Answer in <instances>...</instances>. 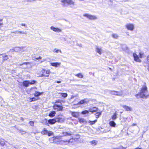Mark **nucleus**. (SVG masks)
<instances>
[{
  "label": "nucleus",
  "instance_id": "1",
  "mask_svg": "<svg viewBox=\"0 0 149 149\" xmlns=\"http://www.w3.org/2000/svg\"><path fill=\"white\" fill-rule=\"evenodd\" d=\"M149 95L147 86L146 84L144 83L142 86L140 91L139 93L136 94V96L137 98H144L147 97Z\"/></svg>",
  "mask_w": 149,
  "mask_h": 149
},
{
  "label": "nucleus",
  "instance_id": "2",
  "mask_svg": "<svg viewBox=\"0 0 149 149\" xmlns=\"http://www.w3.org/2000/svg\"><path fill=\"white\" fill-rule=\"evenodd\" d=\"M61 4L63 7H66L69 5H74V2L72 0H61Z\"/></svg>",
  "mask_w": 149,
  "mask_h": 149
},
{
  "label": "nucleus",
  "instance_id": "3",
  "mask_svg": "<svg viewBox=\"0 0 149 149\" xmlns=\"http://www.w3.org/2000/svg\"><path fill=\"white\" fill-rule=\"evenodd\" d=\"M125 27L127 30L131 31L134 30L135 27L134 24L130 23L126 24Z\"/></svg>",
  "mask_w": 149,
  "mask_h": 149
},
{
  "label": "nucleus",
  "instance_id": "4",
  "mask_svg": "<svg viewBox=\"0 0 149 149\" xmlns=\"http://www.w3.org/2000/svg\"><path fill=\"white\" fill-rule=\"evenodd\" d=\"M36 82V81L32 80L31 81H25L23 82V85L25 87L28 86L30 84H33Z\"/></svg>",
  "mask_w": 149,
  "mask_h": 149
},
{
  "label": "nucleus",
  "instance_id": "5",
  "mask_svg": "<svg viewBox=\"0 0 149 149\" xmlns=\"http://www.w3.org/2000/svg\"><path fill=\"white\" fill-rule=\"evenodd\" d=\"M83 16L91 20H95L97 19V17L95 16L88 14H84L83 15Z\"/></svg>",
  "mask_w": 149,
  "mask_h": 149
},
{
  "label": "nucleus",
  "instance_id": "6",
  "mask_svg": "<svg viewBox=\"0 0 149 149\" xmlns=\"http://www.w3.org/2000/svg\"><path fill=\"white\" fill-rule=\"evenodd\" d=\"M65 119V116L62 115H59L56 118L57 122L60 123L63 122L64 121Z\"/></svg>",
  "mask_w": 149,
  "mask_h": 149
},
{
  "label": "nucleus",
  "instance_id": "7",
  "mask_svg": "<svg viewBox=\"0 0 149 149\" xmlns=\"http://www.w3.org/2000/svg\"><path fill=\"white\" fill-rule=\"evenodd\" d=\"M53 108L55 110L57 111H61L63 109V107L62 106L55 104L53 106Z\"/></svg>",
  "mask_w": 149,
  "mask_h": 149
},
{
  "label": "nucleus",
  "instance_id": "8",
  "mask_svg": "<svg viewBox=\"0 0 149 149\" xmlns=\"http://www.w3.org/2000/svg\"><path fill=\"white\" fill-rule=\"evenodd\" d=\"M50 28L51 30L56 33H60L62 32V29H61L56 28L53 26H51Z\"/></svg>",
  "mask_w": 149,
  "mask_h": 149
},
{
  "label": "nucleus",
  "instance_id": "9",
  "mask_svg": "<svg viewBox=\"0 0 149 149\" xmlns=\"http://www.w3.org/2000/svg\"><path fill=\"white\" fill-rule=\"evenodd\" d=\"M95 52L100 55L102 53V50L101 47L96 46L95 48Z\"/></svg>",
  "mask_w": 149,
  "mask_h": 149
},
{
  "label": "nucleus",
  "instance_id": "10",
  "mask_svg": "<svg viewBox=\"0 0 149 149\" xmlns=\"http://www.w3.org/2000/svg\"><path fill=\"white\" fill-rule=\"evenodd\" d=\"M111 94L116 95H121L123 94L122 91H111Z\"/></svg>",
  "mask_w": 149,
  "mask_h": 149
},
{
  "label": "nucleus",
  "instance_id": "11",
  "mask_svg": "<svg viewBox=\"0 0 149 149\" xmlns=\"http://www.w3.org/2000/svg\"><path fill=\"white\" fill-rule=\"evenodd\" d=\"M133 56L134 61L139 62H141V60L139 58L138 56L136 53L133 54Z\"/></svg>",
  "mask_w": 149,
  "mask_h": 149
},
{
  "label": "nucleus",
  "instance_id": "12",
  "mask_svg": "<svg viewBox=\"0 0 149 149\" xmlns=\"http://www.w3.org/2000/svg\"><path fill=\"white\" fill-rule=\"evenodd\" d=\"M122 107L126 111H131L132 110V108L131 107H129L125 105H122Z\"/></svg>",
  "mask_w": 149,
  "mask_h": 149
},
{
  "label": "nucleus",
  "instance_id": "13",
  "mask_svg": "<svg viewBox=\"0 0 149 149\" xmlns=\"http://www.w3.org/2000/svg\"><path fill=\"white\" fill-rule=\"evenodd\" d=\"M89 102L88 100L87 99H85L84 100H81L77 104H83L84 103L87 104Z\"/></svg>",
  "mask_w": 149,
  "mask_h": 149
},
{
  "label": "nucleus",
  "instance_id": "14",
  "mask_svg": "<svg viewBox=\"0 0 149 149\" xmlns=\"http://www.w3.org/2000/svg\"><path fill=\"white\" fill-rule=\"evenodd\" d=\"M22 65L25 66V68H30L31 67L30 63L29 62H25L20 65Z\"/></svg>",
  "mask_w": 149,
  "mask_h": 149
},
{
  "label": "nucleus",
  "instance_id": "15",
  "mask_svg": "<svg viewBox=\"0 0 149 149\" xmlns=\"http://www.w3.org/2000/svg\"><path fill=\"white\" fill-rule=\"evenodd\" d=\"M50 64L53 66L57 67L61 65V63L58 62L51 63Z\"/></svg>",
  "mask_w": 149,
  "mask_h": 149
},
{
  "label": "nucleus",
  "instance_id": "16",
  "mask_svg": "<svg viewBox=\"0 0 149 149\" xmlns=\"http://www.w3.org/2000/svg\"><path fill=\"white\" fill-rule=\"evenodd\" d=\"M56 122H57L56 118L55 119H50L48 121V123H49L50 124H54Z\"/></svg>",
  "mask_w": 149,
  "mask_h": 149
},
{
  "label": "nucleus",
  "instance_id": "17",
  "mask_svg": "<svg viewBox=\"0 0 149 149\" xmlns=\"http://www.w3.org/2000/svg\"><path fill=\"white\" fill-rule=\"evenodd\" d=\"M62 137L63 136L62 135H58L55 136V142H57L59 141Z\"/></svg>",
  "mask_w": 149,
  "mask_h": 149
},
{
  "label": "nucleus",
  "instance_id": "18",
  "mask_svg": "<svg viewBox=\"0 0 149 149\" xmlns=\"http://www.w3.org/2000/svg\"><path fill=\"white\" fill-rule=\"evenodd\" d=\"M97 109L98 108H97L95 107L91 108L89 109V111L93 113L97 111Z\"/></svg>",
  "mask_w": 149,
  "mask_h": 149
},
{
  "label": "nucleus",
  "instance_id": "19",
  "mask_svg": "<svg viewBox=\"0 0 149 149\" xmlns=\"http://www.w3.org/2000/svg\"><path fill=\"white\" fill-rule=\"evenodd\" d=\"M78 120L79 123H87L85 119L83 118H79Z\"/></svg>",
  "mask_w": 149,
  "mask_h": 149
},
{
  "label": "nucleus",
  "instance_id": "20",
  "mask_svg": "<svg viewBox=\"0 0 149 149\" xmlns=\"http://www.w3.org/2000/svg\"><path fill=\"white\" fill-rule=\"evenodd\" d=\"M71 114L72 116L76 118L77 117L79 116V113L78 112H72Z\"/></svg>",
  "mask_w": 149,
  "mask_h": 149
},
{
  "label": "nucleus",
  "instance_id": "21",
  "mask_svg": "<svg viewBox=\"0 0 149 149\" xmlns=\"http://www.w3.org/2000/svg\"><path fill=\"white\" fill-rule=\"evenodd\" d=\"M109 124L110 126L113 127H115L116 125L115 123L113 121H110Z\"/></svg>",
  "mask_w": 149,
  "mask_h": 149
},
{
  "label": "nucleus",
  "instance_id": "22",
  "mask_svg": "<svg viewBox=\"0 0 149 149\" xmlns=\"http://www.w3.org/2000/svg\"><path fill=\"white\" fill-rule=\"evenodd\" d=\"M56 114V112L55 111H52L50 112L49 114V116L50 117H54Z\"/></svg>",
  "mask_w": 149,
  "mask_h": 149
},
{
  "label": "nucleus",
  "instance_id": "23",
  "mask_svg": "<svg viewBox=\"0 0 149 149\" xmlns=\"http://www.w3.org/2000/svg\"><path fill=\"white\" fill-rule=\"evenodd\" d=\"M48 130L46 128H44L43 130L41 132V133L43 135L47 134Z\"/></svg>",
  "mask_w": 149,
  "mask_h": 149
},
{
  "label": "nucleus",
  "instance_id": "24",
  "mask_svg": "<svg viewBox=\"0 0 149 149\" xmlns=\"http://www.w3.org/2000/svg\"><path fill=\"white\" fill-rule=\"evenodd\" d=\"M117 114L115 112L111 116V119L113 120H115L117 118Z\"/></svg>",
  "mask_w": 149,
  "mask_h": 149
},
{
  "label": "nucleus",
  "instance_id": "25",
  "mask_svg": "<svg viewBox=\"0 0 149 149\" xmlns=\"http://www.w3.org/2000/svg\"><path fill=\"white\" fill-rule=\"evenodd\" d=\"M49 141L51 143H54V142L56 143V142H55V136H54L53 137H52L50 138L49 139Z\"/></svg>",
  "mask_w": 149,
  "mask_h": 149
},
{
  "label": "nucleus",
  "instance_id": "26",
  "mask_svg": "<svg viewBox=\"0 0 149 149\" xmlns=\"http://www.w3.org/2000/svg\"><path fill=\"white\" fill-rule=\"evenodd\" d=\"M43 93L42 92H39L37 91H36L34 93V95L35 97H38Z\"/></svg>",
  "mask_w": 149,
  "mask_h": 149
},
{
  "label": "nucleus",
  "instance_id": "27",
  "mask_svg": "<svg viewBox=\"0 0 149 149\" xmlns=\"http://www.w3.org/2000/svg\"><path fill=\"white\" fill-rule=\"evenodd\" d=\"M53 52L54 53H58L59 52L62 53V52L60 49H57L56 48L54 49L53 50Z\"/></svg>",
  "mask_w": 149,
  "mask_h": 149
},
{
  "label": "nucleus",
  "instance_id": "28",
  "mask_svg": "<svg viewBox=\"0 0 149 149\" xmlns=\"http://www.w3.org/2000/svg\"><path fill=\"white\" fill-rule=\"evenodd\" d=\"M62 133L63 134V135H62L63 136H69L71 135L72 134L71 132H63Z\"/></svg>",
  "mask_w": 149,
  "mask_h": 149
},
{
  "label": "nucleus",
  "instance_id": "29",
  "mask_svg": "<svg viewBox=\"0 0 149 149\" xmlns=\"http://www.w3.org/2000/svg\"><path fill=\"white\" fill-rule=\"evenodd\" d=\"M75 76L79 78H83V75L81 73H79L77 74H75Z\"/></svg>",
  "mask_w": 149,
  "mask_h": 149
},
{
  "label": "nucleus",
  "instance_id": "30",
  "mask_svg": "<svg viewBox=\"0 0 149 149\" xmlns=\"http://www.w3.org/2000/svg\"><path fill=\"white\" fill-rule=\"evenodd\" d=\"M0 144L2 146H4L5 144V143L4 139H0Z\"/></svg>",
  "mask_w": 149,
  "mask_h": 149
},
{
  "label": "nucleus",
  "instance_id": "31",
  "mask_svg": "<svg viewBox=\"0 0 149 149\" xmlns=\"http://www.w3.org/2000/svg\"><path fill=\"white\" fill-rule=\"evenodd\" d=\"M47 135L49 136H51L52 135H53L54 134V133L52 131H48V132H47Z\"/></svg>",
  "mask_w": 149,
  "mask_h": 149
},
{
  "label": "nucleus",
  "instance_id": "32",
  "mask_svg": "<svg viewBox=\"0 0 149 149\" xmlns=\"http://www.w3.org/2000/svg\"><path fill=\"white\" fill-rule=\"evenodd\" d=\"M102 113V111L97 112L95 114L96 118H98L99 117V116L101 115Z\"/></svg>",
  "mask_w": 149,
  "mask_h": 149
},
{
  "label": "nucleus",
  "instance_id": "33",
  "mask_svg": "<svg viewBox=\"0 0 149 149\" xmlns=\"http://www.w3.org/2000/svg\"><path fill=\"white\" fill-rule=\"evenodd\" d=\"M97 121V120H95L93 121H91L90 120H89L88 121V122L89 123H91L90 124L91 125H93Z\"/></svg>",
  "mask_w": 149,
  "mask_h": 149
},
{
  "label": "nucleus",
  "instance_id": "34",
  "mask_svg": "<svg viewBox=\"0 0 149 149\" xmlns=\"http://www.w3.org/2000/svg\"><path fill=\"white\" fill-rule=\"evenodd\" d=\"M42 123L43 124H45L47 125L48 124V122L47 121V120L46 119H44L42 120Z\"/></svg>",
  "mask_w": 149,
  "mask_h": 149
},
{
  "label": "nucleus",
  "instance_id": "35",
  "mask_svg": "<svg viewBox=\"0 0 149 149\" xmlns=\"http://www.w3.org/2000/svg\"><path fill=\"white\" fill-rule=\"evenodd\" d=\"M90 143H91V144L93 146H95L97 144V142L95 141H92L90 142Z\"/></svg>",
  "mask_w": 149,
  "mask_h": 149
},
{
  "label": "nucleus",
  "instance_id": "36",
  "mask_svg": "<svg viewBox=\"0 0 149 149\" xmlns=\"http://www.w3.org/2000/svg\"><path fill=\"white\" fill-rule=\"evenodd\" d=\"M61 94L62 95V96L64 98L66 97L68 95L66 93H61Z\"/></svg>",
  "mask_w": 149,
  "mask_h": 149
},
{
  "label": "nucleus",
  "instance_id": "37",
  "mask_svg": "<svg viewBox=\"0 0 149 149\" xmlns=\"http://www.w3.org/2000/svg\"><path fill=\"white\" fill-rule=\"evenodd\" d=\"M112 36L114 38H117L118 37V36L117 34L114 33L112 34Z\"/></svg>",
  "mask_w": 149,
  "mask_h": 149
},
{
  "label": "nucleus",
  "instance_id": "38",
  "mask_svg": "<svg viewBox=\"0 0 149 149\" xmlns=\"http://www.w3.org/2000/svg\"><path fill=\"white\" fill-rule=\"evenodd\" d=\"M29 101L30 102H32L33 101H34L36 100V98L34 97H33V98H30V97L29 98Z\"/></svg>",
  "mask_w": 149,
  "mask_h": 149
},
{
  "label": "nucleus",
  "instance_id": "39",
  "mask_svg": "<svg viewBox=\"0 0 149 149\" xmlns=\"http://www.w3.org/2000/svg\"><path fill=\"white\" fill-rule=\"evenodd\" d=\"M88 111H88L87 110H85V111H82V112L81 113L83 114H86L88 113Z\"/></svg>",
  "mask_w": 149,
  "mask_h": 149
},
{
  "label": "nucleus",
  "instance_id": "40",
  "mask_svg": "<svg viewBox=\"0 0 149 149\" xmlns=\"http://www.w3.org/2000/svg\"><path fill=\"white\" fill-rule=\"evenodd\" d=\"M8 59V56H7L6 57H4L3 58V61H4L6 60H7Z\"/></svg>",
  "mask_w": 149,
  "mask_h": 149
},
{
  "label": "nucleus",
  "instance_id": "41",
  "mask_svg": "<svg viewBox=\"0 0 149 149\" xmlns=\"http://www.w3.org/2000/svg\"><path fill=\"white\" fill-rule=\"evenodd\" d=\"M29 123L31 126H33L34 125V122L33 121H30L29 122Z\"/></svg>",
  "mask_w": 149,
  "mask_h": 149
},
{
  "label": "nucleus",
  "instance_id": "42",
  "mask_svg": "<svg viewBox=\"0 0 149 149\" xmlns=\"http://www.w3.org/2000/svg\"><path fill=\"white\" fill-rule=\"evenodd\" d=\"M61 39L63 42H65L66 41V39L64 37H62Z\"/></svg>",
  "mask_w": 149,
  "mask_h": 149
},
{
  "label": "nucleus",
  "instance_id": "43",
  "mask_svg": "<svg viewBox=\"0 0 149 149\" xmlns=\"http://www.w3.org/2000/svg\"><path fill=\"white\" fill-rule=\"evenodd\" d=\"M50 72V70H47L46 71V73L49 74Z\"/></svg>",
  "mask_w": 149,
  "mask_h": 149
},
{
  "label": "nucleus",
  "instance_id": "44",
  "mask_svg": "<svg viewBox=\"0 0 149 149\" xmlns=\"http://www.w3.org/2000/svg\"><path fill=\"white\" fill-rule=\"evenodd\" d=\"M21 25L22 26H25L26 27H27V26H26V24H25L22 23V24H21Z\"/></svg>",
  "mask_w": 149,
  "mask_h": 149
},
{
  "label": "nucleus",
  "instance_id": "45",
  "mask_svg": "<svg viewBox=\"0 0 149 149\" xmlns=\"http://www.w3.org/2000/svg\"><path fill=\"white\" fill-rule=\"evenodd\" d=\"M139 57L140 58H141L142 57L143 54L142 53H139Z\"/></svg>",
  "mask_w": 149,
  "mask_h": 149
},
{
  "label": "nucleus",
  "instance_id": "46",
  "mask_svg": "<svg viewBox=\"0 0 149 149\" xmlns=\"http://www.w3.org/2000/svg\"><path fill=\"white\" fill-rule=\"evenodd\" d=\"M17 32L19 33H23V34H25V33L24 32H22V31H17Z\"/></svg>",
  "mask_w": 149,
  "mask_h": 149
},
{
  "label": "nucleus",
  "instance_id": "47",
  "mask_svg": "<svg viewBox=\"0 0 149 149\" xmlns=\"http://www.w3.org/2000/svg\"><path fill=\"white\" fill-rule=\"evenodd\" d=\"M1 55L3 57V58L7 56V55H6L5 54H1Z\"/></svg>",
  "mask_w": 149,
  "mask_h": 149
},
{
  "label": "nucleus",
  "instance_id": "48",
  "mask_svg": "<svg viewBox=\"0 0 149 149\" xmlns=\"http://www.w3.org/2000/svg\"><path fill=\"white\" fill-rule=\"evenodd\" d=\"M147 61L149 63V56H148L147 57Z\"/></svg>",
  "mask_w": 149,
  "mask_h": 149
},
{
  "label": "nucleus",
  "instance_id": "49",
  "mask_svg": "<svg viewBox=\"0 0 149 149\" xmlns=\"http://www.w3.org/2000/svg\"><path fill=\"white\" fill-rule=\"evenodd\" d=\"M42 58V57L41 56H39V57L38 58H36V59L37 60H39V59H41Z\"/></svg>",
  "mask_w": 149,
  "mask_h": 149
},
{
  "label": "nucleus",
  "instance_id": "50",
  "mask_svg": "<svg viewBox=\"0 0 149 149\" xmlns=\"http://www.w3.org/2000/svg\"><path fill=\"white\" fill-rule=\"evenodd\" d=\"M45 70H44V69H43V70H42V73H44L45 72Z\"/></svg>",
  "mask_w": 149,
  "mask_h": 149
},
{
  "label": "nucleus",
  "instance_id": "51",
  "mask_svg": "<svg viewBox=\"0 0 149 149\" xmlns=\"http://www.w3.org/2000/svg\"><path fill=\"white\" fill-rule=\"evenodd\" d=\"M56 82L57 83H60L61 82V81H57Z\"/></svg>",
  "mask_w": 149,
  "mask_h": 149
},
{
  "label": "nucleus",
  "instance_id": "52",
  "mask_svg": "<svg viewBox=\"0 0 149 149\" xmlns=\"http://www.w3.org/2000/svg\"><path fill=\"white\" fill-rule=\"evenodd\" d=\"M134 149H142L141 148H136Z\"/></svg>",
  "mask_w": 149,
  "mask_h": 149
},
{
  "label": "nucleus",
  "instance_id": "53",
  "mask_svg": "<svg viewBox=\"0 0 149 149\" xmlns=\"http://www.w3.org/2000/svg\"><path fill=\"white\" fill-rule=\"evenodd\" d=\"M43 61H41V63H42V62L46 61V59H43Z\"/></svg>",
  "mask_w": 149,
  "mask_h": 149
},
{
  "label": "nucleus",
  "instance_id": "54",
  "mask_svg": "<svg viewBox=\"0 0 149 149\" xmlns=\"http://www.w3.org/2000/svg\"><path fill=\"white\" fill-rule=\"evenodd\" d=\"M45 76V75H44V74H41V77H43V76Z\"/></svg>",
  "mask_w": 149,
  "mask_h": 149
},
{
  "label": "nucleus",
  "instance_id": "55",
  "mask_svg": "<svg viewBox=\"0 0 149 149\" xmlns=\"http://www.w3.org/2000/svg\"><path fill=\"white\" fill-rule=\"evenodd\" d=\"M136 125V124H132V125H133V126Z\"/></svg>",
  "mask_w": 149,
  "mask_h": 149
},
{
  "label": "nucleus",
  "instance_id": "56",
  "mask_svg": "<svg viewBox=\"0 0 149 149\" xmlns=\"http://www.w3.org/2000/svg\"><path fill=\"white\" fill-rule=\"evenodd\" d=\"M49 76V75H45V76L47 77H48Z\"/></svg>",
  "mask_w": 149,
  "mask_h": 149
},
{
  "label": "nucleus",
  "instance_id": "57",
  "mask_svg": "<svg viewBox=\"0 0 149 149\" xmlns=\"http://www.w3.org/2000/svg\"><path fill=\"white\" fill-rule=\"evenodd\" d=\"M66 142H68V143L69 142V141L68 140H66Z\"/></svg>",
  "mask_w": 149,
  "mask_h": 149
},
{
  "label": "nucleus",
  "instance_id": "58",
  "mask_svg": "<svg viewBox=\"0 0 149 149\" xmlns=\"http://www.w3.org/2000/svg\"><path fill=\"white\" fill-rule=\"evenodd\" d=\"M3 24L2 23H0V26L2 25Z\"/></svg>",
  "mask_w": 149,
  "mask_h": 149
},
{
  "label": "nucleus",
  "instance_id": "59",
  "mask_svg": "<svg viewBox=\"0 0 149 149\" xmlns=\"http://www.w3.org/2000/svg\"><path fill=\"white\" fill-rule=\"evenodd\" d=\"M1 81V79H0V81Z\"/></svg>",
  "mask_w": 149,
  "mask_h": 149
}]
</instances>
